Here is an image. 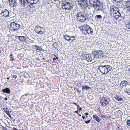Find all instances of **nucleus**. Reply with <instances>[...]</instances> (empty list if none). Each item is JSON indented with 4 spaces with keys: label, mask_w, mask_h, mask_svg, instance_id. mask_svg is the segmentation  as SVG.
I'll use <instances>...</instances> for the list:
<instances>
[{
    "label": "nucleus",
    "mask_w": 130,
    "mask_h": 130,
    "mask_svg": "<svg viewBox=\"0 0 130 130\" xmlns=\"http://www.w3.org/2000/svg\"><path fill=\"white\" fill-rule=\"evenodd\" d=\"M76 14L77 20L82 22H84L88 20L89 16V14L82 12L80 11H78Z\"/></svg>",
    "instance_id": "f257e3e1"
},
{
    "label": "nucleus",
    "mask_w": 130,
    "mask_h": 130,
    "mask_svg": "<svg viewBox=\"0 0 130 130\" xmlns=\"http://www.w3.org/2000/svg\"><path fill=\"white\" fill-rule=\"evenodd\" d=\"M112 67L109 65H100L98 67V68L103 74H106L110 71Z\"/></svg>",
    "instance_id": "f03ea898"
},
{
    "label": "nucleus",
    "mask_w": 130,
    "mask_h": 130,
    "mask_svg": "<svg viewBox=\"0 0 130 130\" xmlns=\"http://www.w3.org/2000/svg\"><path fill=\"white\" fill-rule=\"evenodd\" d=\"M90 5H92L93 7L99 10H103V5L98 0H89Z\"/></svg>",
    "instance_id": "7ed1b4c3"
},
{
    "label": "nucleus",
    "mask_w": 130,
    "mask_h": 130,
    "mask_svg": "<svg viewBox=\"0 0 130 130\" xmlns=\"http://www.w3.org/2000/svg\"><path fill=\"white\" fill-rule=\"evenodd\" d=\"M110 11L112 15L116 19H118L121 15L119 11V9L114 6H112L110 7Z\"/></svg>",
    "instance_id": "20e7f679"
},
{
    "label": "nucleus",
    "mask_w": 130,
    "mask_h": 130,
    "mask_svg": "<svg viewBox=\"0 0 130 130\" xmlns=\"http://www.w3.org/2000/svg\"><path fill=\"white\" fill-rule=\"evenodd\" d=\"M110 102L109 99L107 98L103 97L100 99V103L102 106H106Z\"/></svg>",
    "instance_id": "39448f33"
},
{
    "label": "nucleus",
    "mask_w": 130,
    "mask_h": 130,
    "mask_svg": "<svg viewBox=\"0 0 130 130\" xmlns=\"http://www.w3.org/2000/svg\"><path fill=\"white\" fill-rule=\"evenodd\" d=\"M10 29L11 30L14 31L17 30L20 27V25L13 22L10 24Z\"/></svg>",
    "instance_id": "423d86ee"
},
{
    "label": "nucleus",
    "mask_w": 130,
    "mask_h": 130,
    "mask_svg": "<svg viewBox=\"0 0 130 130\" xmlns=\"http://www.w3.org/2000/svg\"><path fill=\"white\" fill-rule=\"evenodd\" d=\"M62 8L66 9L71 10L73 8L72 4L69 2H64L62 4Z\"/></svg>",
    "instance_id": "0eeeda50"
},
{
    "label": "nucleus",
    "mask_w": 130,
    "mask_h": 130,
    "mask_svg": "<svg viewBox=\"0 0 130 130\" xmlns=\"http://www.w3.org/2000/svg\"><path fill=\"white\" fill-rule=\"evenodd\" d=\"M35 30V32L38 34L42 35L44 33L43 28L39 26L36 27Z\"/></svg>",
    "instance_id": "6e6552de"
},
{
    "label": "nucleus",
    "mask_w": 130,
    "mask_h": 130,
    "mask_svg": "<svg viewBox=\"0 0 130 130\" xmlns=\"http://www.w3.org/2000/svg\"><path fill=\"white\" fill-rule=\"evenodd\" d=\"M89 28V26L86 24H84L83 26L80 27V29H82V31L84 34H85L86 32L87 31Z\"/></svg>",
    "instance_id": "1a4fd4ad"
},
{
    "label": "nucleus",
    "mask_w": 130,
    "mask_h": 130,
    "mask_svg": "<svg viewBox=\"0 0 130 130\" xmlns=\"http://www.w3.org/2000/svg\"><path fill=\"white\" fill-rule=\"evenodd\" d=\"M103 57L104 55L103 54L101 50L98 51V54L97 55H96V60L102 58Z\"/></svg>",
    "instance_id": "9d476101"
},
{
    "label": "nucleus",
    "mask_w": 130,
    "mask_h": 130,
    "mask_svg": "<svg viewBox=\"0 0 130 130\" xmlns=\"http://www.w3.org/2000/svg\"><path fill=\"white\" fill-rule=\"evenodd\" d=\"M9 12L7 10L4 9L2 10L1 14L2 15L7 17L9 16Z\"/></svg>",
    "instance_id": "9b49d317"
},
{
    "label": "nucleus",
    "mask_w": 130,
    "mask_h": 130,
    "mask_svg": "<svg viewBox=\"0 0 130 130\" xmlns=\"http://www.w3.org/2000/svg\"><path fill=\"white\" fill-rule=\"evenodd\" d=\"M92 56L89 54H86L84 56V58L86 59L88 62H91L93 59L92 58Z\"/></svg>",
    "instance_id": "f8f14e48"
},
{
    "label": "nucleus",
    "mask_w": 130,
    "mask_h": 130,
    "mask_svg": "<svg viewBox=\"0 0 130 130\" xmlns=\"http://www.w3.org/2000/svg\"><path fill=\"white\" fill-rule=\"evenodd\" d=\"M36 1V0H28V4L29 7H30L33 8L34 6L32 5L36 4L37 3V2H35Z\"/></svg>",
    "instance_id": "ddd939ff"
},
{
    "label": "nucleus",
    "mask_w": 130,
    "mask_h": 130,
    "mask_svg": "<svg viewBox=\"0 0 130 130\" xmlns=\"http://www.w3.org/2000/svg\"><path fill=\"white\" fill-rule=\"evenodd\" d=\"M20 3L21 4V5H23L24 7L25 6H26L28 4V0H19Z\"/></svg>",
    "instance_id": "4468645a"
},
{
    "label": "nucleus",
    "mask_w": 130,
    "mask_h": 130,
    "mask_svg": "<svg viewBox=\"0 0 130 130\" xmlns=\"http://www.w3.org/2000/svg\"><path fill=\"white\" fill-rule=\"evenodd\" d=\"M93 29L91 27L89 26V28L88 29V30L86 32L85 34L86 35L90 34L93 33Z\"/></svg>",
    "instance_id": "2eb2a0df"
},
{
    "label": "nucleus",
    "mask_w": 130,
    "mask_h": 130,
    "mask_svg": "<svg viewBox=\"0 0 130 130\" xmlns=\"http://www.w3.org/2000/svg\"><path fill=\"white\" fill-rule=\"evenodd\" d=\"M128 84V82L125 80H123L122 82L120 84V86L122 88L123 87H125L126 85H127Z\"/></svg>",
    "instance_id": "dca6fc26"
},
{
    "label": "nucleus",
    "mask_w": 130,
    "mask_h": 130,
    "mask_svg": "<svg viewBox=\"0 0 130 130\" xmlns=\"http://www.w3.org/2000/svg\"><path fill=\"white\" fill-rule=\"evenodd\" d=\"M2 91L4 92L9 94L10 93V90L8 88H6L5 89H3Z\"/></svg>",
    "instance_id": "f3484780"
},
{
    "label": "nucleus",
    "mask_w": 130,
    "mask_h": 130,
    "mask_svg": "<svg viewBox=\"0 0 130 130\" xmlns=\"http://www.w3.org/2000/svg\"><path fill=\"white\" fill-rule=\"evenodd\" d=\"M93 117L94 120H95L98 122H99L101 121V119H100L99 117L95 115H93Z\"/></svg>",
    "instance_id": "a211bd4d"
},
{
    "label": "nucleus",
    "mask_w": 130,
    "mask_h": 130,
    "mask_svg": "<svg viewBox=\"0 0 130 130\" xmlns=\"http://www.w3.org/2000/svg\"><path fill=\"white\" fill-rule=\"evenodd\" d=\"M19 40L22 42H24L26 41V37L23 36H19Z\"/></svg>",
    "instance_id": "6ab92c4d"
},
{
    "label": "nucleus",
    "mask_w": 130,
    "mask_h": 130,
    "mask_svg": "<svg viewBox=\"0 0 130 130\" xmlns=\"http://www.w3.org/2000/svg\"><path fill=\"white\" fill-rule=\"evenodd\" d=\"M98 52V51H94V52H93V54L94 57V58L93 59V60L94 61L96 60V55H97Z\"/></svg>",
    "instance_id": "aec40b11"
},
{
    "label": "nucleus",
    "mask_w": 130,
    "mask_h": 130,
    "mask_svg": "<svg viewBox=\"0 0 130 130\" xmlns=\"http://www.w3.org/2000/svg\"><path fill=\"white\" fill-rule=\"evenodd\" d=\"M75 37L74 36H70L69 39L68 41L70 42H72L73 41L75 40Z\"/></svg>",
    "instance_id": "412c9836"
},
{
    "label": "nucleus",
    "mask_w": 130,
    "mask_h": 130,
    "mask_svg": "<svg viewBox=\"0 0 130 130\" xmlns=\"http://www.w3.org/2000/svg\"><path fill=\"white\" fill-rule=\"evenodd\" d=\"M114 98L116 100H117L118 101H122L123 100V99L121 97L117 96H114Z\"/></svg>",
    "instance_id": "4be33fe9"
},
{
    "label": "nucleus",
    "mask_w": 130,
    "mask_h": 130,
    "mask_svg": "<svg viewBox=\"0 0 130 130\" xmlns=\"http://www.w3.org/2000/svg\"><path fill=\"white\" fill-rule=\"evenodd\" d=\"M9 2L10 4H13L14 5L16 4L17 0H9Z\"/></svg>",
    "instance_id": "5701e85b"
},
{
    "label": "nucleus",
    "mask_w": 130,
    "mask_h": 130,
    "mask_svg": "<svg viewBox=\"0 0 130 130\" xmlns=\"http://www.w3.org/2000/svg\"><path fill=\"white\" fill-rule=\"evenodd\" d=\"M82 89H85L86 90L88 91L89 90V89H91V88L86 86H82Z\"/></svg>",
    "instance_id": "b1692460"
},
{
    "label": "nucleus",
    "mask_w": 130,
    "mask_h": 130,
    "mask_svg": "<svg viewBox=\"0 0 130 130\" xmlns=\"http://www.w3.org/2000/svg\"><path fill=\"white\" fill-rule=\"evenodd\" d=\"M35 46L36 48L37 51L38 50L39 51H44V50L42 49L41 47H40L39 46H37L36 45Z\"/></svg>",
    "instance_id": "393cba45"
},
{
    "label": "nucleus",
    "mask_w": 130,
    "mask_h": 130,
    "mask_svg": "<svg viewBox=\"0 0 130 130\" xmlns=\"http://www.w3.org/2000/svg\"><path fill=\"white\" fill-rule=\"evenodd\" d=\"M58 43L57 42L54 43L53 44V46L56 49L58 47V45L59 44H60V42H59Z\"/></svg>",
    "instance_id": "a878e982"
},
{
    "label": "nucleus",
    "mask_w": 130,
    "mask_h": 130,
    "mask_svg": "<svg viewBox=\"0 0 130 130\" xmlns=\"http://www.w3.org/2000/svg\"><path fill=\"white\" fill-rule=\"evenodd\" d=\"M70 36H69L68 35H66L64 36V38L65 39L68 41Z\"/></svg>",
    "instance_id": "bb28decb"
},
{
    "label": "nucleus",
    "mask_w": 130,
    "mask_h": 130,
    "mask_svg": "<svg viewBox=\"0 0 130 130\" xmlns=\"http://www.w3.org/2000/svg\"><path fill=\"white\" fill-rule=\"evenodd\" d=\"M126 7H129L130 8V2H126Z\"/></svg>",
    "instance_id": "cd10ccee"
},
{
    "label": "nucleus",
    "mask_w": 130,
    "mask_h": 130,
    "mask_svg": "<svg viewBox=\"0 0 130 130\" xmlns=\"http://www.w3.org/2000/svg\"><path fill=\"white\" fill-rule=\"evenodd\" d=\"M95 19L96 18L98 19H100L102 18V16L100 15H96L95 16Z\"/></svg>",
    "instance_id": "c85d7f7f"
},
{
    "label": "nucleus",
    "mask_w": 130,
    "mask_h": 130,
    "mask_svg": "<svg viewBox=\"0 0 130 130\" xmlns=\"http://www.w3.org/2000/svg\"><path fill=\"white\" fill-rule=\"evenodd\" d=\"M126 26L128 29H130V22H129L128 24H127Z\"/></svg>",
    "instance_id": "c756f323"
},
{
    "label": "nucleus",
    "mask_w": 130,
    "mask_h": 130,
    "mask_svg": "<svg viewBox=\"0 0 130 130\" xmlns=\"http://www.w3.org/2000/svg\"><path fill=\"white\" fill-rule=\"evenodd\" d=\"M13 55L12 54H11L10 55V57H11V58H12V59H10V61H13L14 60V58H13L12 57V56Z\"/></svg>",
    "instance_id": "7c9ffc66"
},
{
    "label": "nucleus",
    "mask_w": 130,
    "mask_h": 130,
    "mask_svg": "<svg viewBox=\"0 0 130 130\" xmlns=\"http://www.w3.org/2000/svg\"><path fill=\"white\" fill-rule=\"evenodd\" d=\"M127 125L130 126V120H128L127 121Z\"/></svg>",
    "instance_id": "2f4dec72"
},
{
    "label": "nucleus",
    "mask_w": 130,
    "mask_h": 130,
    "mask_svg": "<svg viewBox=\"0 0 130 130\" xmlns=\"http://www.w3.org/2000/svg\"><path fill=\"white\" fill-rule=\"evenodd\" d=\"M8 109L7 107H6V108H3V110L4 111H5L6 112V111H7V109Z\"/></svg>",
    "instance_id": "473e14b6"
},
{
    "label": "nucleus",
    "mask_w": 130,
    "mask_h": 130,
    "mask_svg": "<svg viewBox=\"0 0 130 130\" xmlns=\"http://www.w3.org/2000/svg\"><path fill=\"white\" fill-rule=\"evenodd\" d=\"M107 115L105 116L103 114H102L101 116H100V117H101V118H107V117H106Z\"/></svg>",
    "instance_id": "72a5a7b5"
},
{
    "label": "nucleus",
    "mask_w": 130,
    "mask_h": 130,
    "mask_svg": "<svg viewBox=\"0 0 130 130\" xmlns=\"http://www.w3.org/2000/svg\"><path fill=\"white\" fill-rule=\"evenodd\" d=\"M86 1H85V0H82L81 1V2H82L84 4H85L86 3Z\"/></svg>",
    "instance_id": "f704fd0d"
},
{
    "label": "nucleus",
    "mask_w": 130,
    "mask_h": 130,
    "mask_svg": "<svg viewBox=\"0 0 130 130\" xmlns=\"http://www.w3.org/2000/svg\"><path fill=\"white\" fill-rule=\"evenodd\" d=\"M91 121V120H89L87 121H85V123L86 124H88Z\"/></svg>",
    "instance_id": "c9c22d12"
},
{
    "label": "nucleus",
    "mask_w": 130,
    "mask_h": 130,
    "mask_svg": "<svg viewBox=\"0 0 130 130\" xmlns=\"http://www.w3.org/2000/svg\"><path fill=\"white\" fill-rule=\"evenodd\" d=\"M113 1H117L118 2L120 3L121 2H122L123 0H113Z\"/></svg>",
    "instance_id": "e433bc0d"
},
{
    "label": "nucleus",
    "mask_w": 130,
    "mask_h": 130,
    "mask_svg": "<svg viewBox=\"0 0 130 130\" xmlns=\"http://www.w3.org/2000/svg\"><path fill=\"white\" fill-rule=\"evenodd\" d=\"M5 113L8 115H9V114H10V113H9V111L8 110H7V111H6V112H5Z\"/></svg>",
    "instance_id": "4c0bfd02"
},
{
    "label": "nucleus",
    "mask_w": 130,
    "mask_h": 130,
    "mask_svg": "<svg viewBox=\"0 0 130 130\" xmlns=\"http://www.w3.org/2000/svg\"><path fill=\"white\" fill-rule=\"evenodd\" d=\"M12 77L13 78H17V76L16 75H13Z\"/></svg>",
    "instance_id": "58836bf2"
},
{
    "label": "nucleus",
    "mask_w": 130,
    "mask_h": 130,
    "mask_svg": "<svg viewBox=\"0 0 130 130\" xmlns=\"http://www.w3.org/2000/svg\"><path fill=\"white\" fill-rule=\"evenodd\" d=\"M2 129L4 130H5L7 129L6 127L4 126H3L2 127Z\"/></svg>",
    "instance_id": "ea45409f"
},
{
    "label": "nucleus",
    "mask_w": 130,
    "mask_h": 130,
    "mask_svg": "<svg viewBox=\"0 0 130 130\" xmlns=\"http://www.w3.org/2000/svg\"><path fill=\"white\" fill-rule=\"evenodd\" d=\"M8 116L10 118V119H12L13 118L12 117L11 115L10 114L8 115Z\"/></svg>",
    "instance_id": "a19ab883"
},
{
    "label": "nucleus",
    "mask_w": 130,
    "mask_h": 130,
    "mask_svg": "<svg viewBox=\"0 0 130 130\" xmlns=\"http://www.w3.org/2000/svg\"><path fill=\"white\" fill-rule=\"evenodd\" d=\"M128 72L130 74V68H128Z\"/></svg>",
    "instance_id": "79ce46f5"
},
{
    "label": "nucleus",
    "mask_w": 130,
    "mask_h": 130,
    "mask_svg": "<svg viewBox=\"0 0 130 130\" xmlns=\"http://www.w3.org/2000/svg\"><path fill=\"white\" fill-rule=\"evenodd\" d=\"M4 99L6 101H7V100H8V99L6 97H5V99Z\"/></svg>",
    "instance_id": "37998d69"
},
{
    "label": "nucleus",
    "mask_w": 130,
    "mask_h": 130,
    "mask_svg": "<svg viewBox=\"0 0 130 130\" xmlns=\"http://www.w3.org/2000/svg\"><path fill=\"white\" fill-rule=\"evenodd\" d=\"M75 112H76V113H77V114H78V110H77V111H75Z\"/></svg>",
    "instance_id": "c03bdc74"
},
{
    "label": "nucleus",
    "mask_w": 130,
    "mask_h": 130,
    "mask_svg": "<svg viewBox=\"0 0 130 130\" xmlns=\"http://www.w3.org/2000/svg\"><path fill=\"white\" fill-rule=\"evenodd\" d=\"M81 1H82V0H78V2L79 3V2H81Z\"/></svg>",
    "instance_id": "a18cd8bd"
},
{
    "label": "nucleus",
    "mask_w": 130,
    "mask_h": 130,
    "mask_svg": "<svg viewBox=\"0 0 130 130\" xmlns=\"http://www.w3.org/2000/svg\"><path fill=\"white\" fill-rule=\"evenodd\" d=\"M85 114L86 115H88V113L87 112L85 113Z\"/></svg>",
    "instance_id": "49530a36"
},
{
    "label": "nucleus",
    "mask_w": 130,
    "mask_h": 130,
    "mask_svg": "<svg viewBox=\"0 0 130 130\" xmlns=\"http://www.w3.org/2000/svg\"><path fill=\"white\" fill-rule=\"evenodd\" d=\"M73 104L76 105L77 106V107H78V105H76V104L75 103H74Z\"/></svg>",
    "instance_id": "de8ad7c7"
},
{
    "label": "nucleus",
    "mask_w": 130,
    "mask_h": 130,
    "mask_svg": "<svg viewBox=\"0 0 130 130\" xmlns=\"http://www.w3.org/2000/svg\"><path fill=\"white\" fill-rule=\"evenodd\" d=\"M82 118L83 119H85V117L84 116H83L82 117Z\"/></svg>",
    "instance_id": "09e8293b"
},
{
    "label": "nucleus",
    "mask_w": 130,
    "mask_h": 130,
    "mask_svg": "<svg viewBox=\"0 0 130 130\" xmlns=\"http://www.w3.org/2000/svg\"><path fill=\"white\" fill-rule=\"evenodd\" d=\"M127 92L128 94H130V92L129 93L127 91Z\"/></svg>",
    "instance_id": "8fccbe9b"
},
{
    "label": "nucleus",
    "mask_w": 130,
    "mask_h": 130,
    "mask_svg": "<svg viewBox=\"0 0 130 130\" xmlns=\"http://www.w3.org/2000/svg\"><path fill=\"white\" fill-rule=\"evenodd\" d=\"M56 59V58H54L53 59V60H55Z\"/></svg>",
    "instance_id": "3c124183"
},
{
    "label": "nucleus",
    "mask_w": 130,
    "mask_h": 130,
    "mask_svg": "<svg viewBox=\"0 0 130 130\" xmlns=\"http://www.w3.org/2000/svg\"><path fill=\"white\" fill-rule=\"evenodd\" d=\"M82 110V108H80L79 109V110Z\"/></svg>",
    "instance_id": "603ef678"
},
{
    "label": "nucleus",
    "mask_w": 130,
    "mask_h": 130,
    "mask_svg": "<svg viewBox=\"0 0 130 130\" xmlns=\"http://www.w3.org/2000/svg\"><path fill=\"white\" fill-rule=\"evenodd\" d=\"M7 79H9V77H7Z\"/></svg>",
    "instance_id": "864d4df0"
},
{
    "label": "nucleus",
    "mask_w": 130,
    "mask_h": 130,
    "mask_svg": "<svg viewBox=\"0 0 130 130\" xmlns=\"http://www.w3.org/2000/svg\"><path fill=\"white\" fill-rule=\"evenodd\" d=\"M38 1L37 0H36V1L35 2H37Z\"/></svg>",
    "instance_id": "5fc2aeb1"
},
{
    "label": "nucleus",
    "mask_w": 130,
    "mask_h": 130,
    "mask_svg": "<svg viewBox=\"0 0 130 130\" xmlns=\"http://www.w3.org/2000/svg\"><path fill=\"white\" fill-rule=\"evenodd\" d=\"M79 116H81V115L80 114H79Z\"/></svg>",
    "instance_id": "6e6d98bb"
},
{
    "label": "nucleus",
    "mask_w": 130,
    "mask_h": 130,
    "mask_svg": "<svg viewBox=\"0 0 130 130\" xmlns=\"http://www.w3.org/2000/svg\"><path fill=\"white\" fill-rule=\"evenodd\" d=\"M56 59H57L58 58V57H56Z\"/></svg>",
    "instance_id": "4d7b16f0"
},
{
    "label": "nucleus",
    "mask_w": 130,
    "mask_h": 130,
    "mask_svg": "<svg viewBox=\"0 0 130 130\" xmlns=\"http://www.w3.org/2000/svg\"><path fill=\"white\" fill-rule=\"evenodd\" d=\"M80 4H82V3H80Z\"/></svg>",
    "instance_id": "13d9d810"
},
{
    "label": "nucleus",
    "mask_w": 130,
    "mask_h": 130,
    "mask_svg": "<svg viewBox=\"0 0 130 130\" xmlns=\"http://www.w3.org/2000/svg\"><path fill=\"white\" fill-rule=\"evenodd\" d=\"M86 117H88L87 116H86Z\"/></svg>",
    "instance_id": "bf43d9fd"
},
{
    "label": "nucleus",
    "mask_w": 130,
    "mask_h": 130,
    "mask_svg": "<svg viewBox=\"0 0 130 130\" xmlns=\"http://www.w3.org/2000/svg\"><path fill=\"white\" fill-rule=\"evenodd\" d=\"M8 130L7 129L6 130Z\"/></svg>",
    "instance_id": "052dcab7"
},
{
    "label": "nucleus",
    "mask_w": 130,
    "mask_h": 130,
    "mask_svg": "<svg viewBox=\"0 0 130 130\" xmlns=\"http://www.w3.org/2000/svg\"><path fill=\"white\" fill-rule=\"evenodd\" d=\"M80 86H82V85H81V84H80Z\"/></svg>",
    "instance_id": "680f3d73"
},
{
    "label": "nucleus",
    "mask_w": 130,
    "mask_h": 130,
    "mask_svg": "<svg viewBox=\"0 0 130 130\" xmlns=\"http://www.w3.org/2000/svg\"><path fill=\"white\" fill-rule=\"evenodd\" d=\"M85 0V1H87V0Z\"/></svg>",
    "instance_id": "e2e57ef3"
},
{
    "label": "nucleus",
    "mask_w": 130,
    "mask_h": 130,
    "mask_svg": "<svg viewBox=\"0 0 130 130\" xmlns=\"http://www.w3.org/2000/svg\"><path fill=\"white\" fill-rule=\"evenodd\" d=\"M11 59H12V58H11Z\"/></svg>",
    "instance_id": "0e129e2a"
}]
</instances>
